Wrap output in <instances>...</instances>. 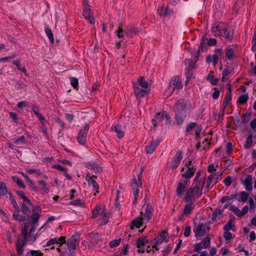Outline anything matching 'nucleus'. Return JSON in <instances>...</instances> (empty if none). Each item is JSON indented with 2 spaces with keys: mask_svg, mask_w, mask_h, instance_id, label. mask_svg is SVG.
Masks as SVG:
<instances>
[{
  "mask_svg": "<svg viewBox=\"0 0 256 256\" xmlns=\"http://www.w3.org/2000/svg\"><path fill=\"white\" fill-rule=\"evenodd\" d=\"M223 228L225 231H229L230 230L234 231L236 227L235 226L232 224V222L230 220L224 225Z\"/></svg>",
  "mask_w": 256,
  "mask_h": 256,
  "instance_id": "nucleus-41",
  "label": "nucleus"
},
{
  "mask_svg": "<svg viewBox=\"0 0 256 256\" xmlns=\"http://www.w3.org/2000/svg\"><path fill=\"white\" fill-rule=\"evenodd\" d=\"M25 142V137L24 136H20V138L14 140V144H20L22 143Z\"/></svg>",
  "mask_w": 256,
  "mask_h": 256,
  "instance_id": "nucleus-61",
  "label": "nucleus"
},
{
  "mask_svg": "<svg viewBox=\"0 0 256 256\" xmlns=\"http://www.w3.org/2000/svg\"><path fill=\"white\" fill-rule=\"evenodd\" d=\"M86 167L93 171L96 174L100 173L102 172V168L94 162H88L86 164Z\"/></svg>",
  "mask_w": 256,
  "mask_h": 256,
  "instance_id": "nucleus-21",
  "label": "nucleus"
},
{
  "mask_svg": "<svg viewBox=\"0 0 256 256\" xmlns=\"http://www.w3.org/2000/svg\"><path fill=\"white\" fill-rule=\"evenodd\" d=\"M133 86L134 89V93L137 98H140L144 96L148 92L147 90H146L142 87H140L137 85L133 84Z\"/></svg>",
  "mask_w": 256,
  "mask_h": 256,
  "instance_id": "nucleus-17",
  "label": "nucleus"
},
{
  "mask_svg": "<svg viewBox=\"0 0 256 256\" xmlns=\"http://www.w3.org/2000/svg\"><path fill=\"white\" fill-rule=\"evenodd\" d=\"M250 119V115L246 114L242 118V124L247 123Z\"/></svg>",
  "mask_w": 256,
  "mask_h": 256,
  "instance_id": "nucleus-64",
  "label": "nucleus"
},
{
  "mask_svg": "<svg viewBox=\"0 0 256 256\" xmlns=\"http://www.w3.org/2000/svg\"><path fill=\"white\" fill-rule=\"evenodd\" d=\"M200 172H197L196 176L194 180V182H193V184H192L193 185H195L196 184H198V182H204V180H203L202 181H201L200 180Z\"/></svg>",
  "mask_w": 256,
  "mask_h": 256,
  "instance_id": "nucleus-59",
  "label": "nucleus"
},
{
  "mask_svg": "<svg viewBox=\"0 0 256 256\" xmlns=\"http://www.w3.org/2000/svg\"><path fill=\"white\" fill-rule=\"evenodd\" d=\"M120 242H121L120 238L117 239V240H112L110 242V246L112 248L116 247L120 244Z\"/></svg>",
  "mask_w": 256,
  "mask_h": 256,
  "instance_id": "nucleus-54",
  "label": "nucleus"
},
{
  "mask_svg": "<svg viewBox=\"0 0 256 256\" xmlns=\"http://www.w3.org/2000/svg\"><path fill=\"white\" fill-rule=\"evenodd\" d=\"M224 183L226 186H229L232 184V177L230 176H228L224 180Z\"/></svg>",
  "mask_w": 256,
  "mask_h": 256,
  "instance_id": "nucleus-63",
  "label": "nucleus"
},
{
  "mask_svg": "<svg viewBox=\"0 0 256 256\" xmlns=\"http://www.w3.org/2000/svg\"><path fill=\"white\" fill-rule=\"evenodd\" d=\"M249 196V194L246 192H241L236 193V194H230L228 196V201H232L234 199H236L238 202H246Z\"/></svg>",
  "mask_w": 256,
  "mask_h": 256,
  "instance_id": "nucleus-10",
  "label": "nucleus"
},
{
  "mask_svg": "<svg viewBox=\"0 0 256 256\" xmlns=\"http://www.w3.org/2000/svg\"><path fill=\"white\" fill-rule=\"evenodd\" d=\"M8 193V189L5 182H0V198L5 196Z\"/></svg>",
  "mask_w": 256,
  "mask_h": 256,
  "instance_id": "nucleus-38",
  "label": "nucleus"
},
{
  "mask_svg": "<svg viewBox=\"0 0 256 256\" xmlns=\"http://www.w3.org/2000/svg\"><path fill=\"white\" fill-rule=\"evenodd\" d=\"M148 242V240L146 237H142L139 238L136 242V245L138 248H143V246Z\"/></svg>",
  "mask_w": 256,
  "mask_h": 256,
  "instance_id": "nucleus-35",
  "label": "nucleus"
},
{
  "mask_svg": "<svg viewBox=\"0 0 256 256\" xmlns=\"http://www.w3.org/2000/svg\"><path fill=\"white\" fill-rule=\"evenodd\" d=\"M226 58L228 60H232L234 57V50L232 46H228L225 49Z\"/></svg>",
  "mask_w": 256,
  "mask_h": 256,
  "instance_id": "nucleus-27",
  "label": "nucleus"
},
{
  "mask_svg": "<svg viewBox=\"0 0 256 256\" xmlns=\"http://www.w3.org/2000/svg\"><path fill=\"white\" fill-rule=\"evenodd\" d=\"M89 130V126L86 124L82 129L78 132L77 136L78 142L82 145H84L86 142L87 134Z\"/></svg>",
  "mask_w": 256,
  "mask_h": 256,
  "instance_id": "nucleus-9",
  "label": "nucleus"
},
{
  "mask_svg": "<svg viewBox=\"0 0 256 256\" xmlns=\"http://www.w3.org/2000/svg\"><path fill=\"white\" fill-rule=\"evenodd\" d=\"M142 172V170L138 174L137 178H132L130 184L134 196V200L132 203L134 205L138 204V198L139 193L140 190H142V182L141 180Z\"/></svg>",
  "mask_w": 256,
  "mask_h": 256,
  "instance_id": "nucleus-4",
  "label": "nucleus"
},
{
  "mask_svg": "<svg viewBox=\"0 0 256 256\" xmlns=\"http://www.w3.org/2000/svg\"><path fill=\"white\" fill-rule=\"evenodd\" d=\"M213 74L214 72L211 71L208 75L206 79V80L210 81V84L212 86H216L218 84V80L217 78H214V77Z\"/></svg>",
  "mask_w": 256,
  "mask_h": 256,
  "instance_id": "nucleus-34",
  "label": "nucleus"
},
{
  "mask_svg": "<svg viewBox=\"0 0 256 256\" xmlns=\"http://www.w3.org/2000/svg\"><path fill=\"white\" fill-rule=\"evenodd\" d=\"M12 64H14L16 65L18 70H21L22 72L24 73L26 72V68H22L21 66V64H20V60H14L12 62Z\"/></svg>",
  "mask_w": 256,
  "mask_h": 256,
  "instance_id": "nucleus-53",
  "label": "nucleus"
},
{
  "mask_svg": "<svg viewBox=\"0 0 256 256\" xmlns=\"http://www.w3.org/2000/svg\"><path fill=\"white\" fill-rule=\"evenodd\" d=\"M16 54H12V55L6 57H4L0 58V62H6V61H8L10 59L14 58H16Z\"/></svg>",
  "mask_w": 256,
  "mask_h": 256,
  "instance_id": "nucleus-57",
  "label": "nucleus"
},
{
  "mask_svg": "<svg viewBox=\"0 0 256 256\" xmlns=\"http://www.w3.org/2000/svg\"><path fill=\"white\" fill-rule=\"evenodd\" d=\"M210 243V238L207 236L201 242L194 246V250L199 252L202 248H206L209 247Z\"/></svg>",
  "mask_w": 256,
  "mask_h": 256,
  "instance_id": "nucleus-12",
  "label": "nucleus"
},
{
  "mask_svg": "<svg viewBox=\"0 0 256 256\" xmlns=\"http://www.w3.org/2000/svg\"><path fill=\"white\" fill-rule=\"evenodd\" d=\"M43 254L40 250H31L28 252L26 256H42Z\"/></svg>",
  "mask_w": 256,
  "mask_h": 256,
  "instance_id": "nucleus-45",
  "label": "nucleus"
},
{
  "mask_svg": "<svg viewBox=\"0 0 256 256\" xmlns=\"http://www.w3.org/2000/svg\"><path fill=\"white\" fill-rule=\"evenodd\" d=\"M188 203L185 205L183 210V214L187 215L192 212V210L194 208L195 204L193 202H186Z\"/></svg>",
  "mask_w": 256,
  "mask_h": 256,
  "instance_id": "nucleus-29",
  "label": "nucleus"
},
{
  "mask_svg": "<svg viewBox=\"0 0 256 256\" xmlns=\"http://www.w3.org/2000/svg\"><path fill=\"white\" fill-rule=\"evenodd\" d=\"M253 134L251 132H250L249 134L246 138V143L244 146L245 148L249 149L252 146L253 142Z\"/></svg>",
  "mask_w": 256,
  "mask_h": 256,
  "instance_id": "nucleus-30",
  "label": "nucleus"
},
{
  "mask_svg": "<svg viewBox=\"0 0 256 256\" xmlns=\"http://www.w3.org/2000/svg\"><path fill=\"white\" fill-rule=\"evenodd\" d=\"M248 99V94H242L240 96L238 100V102L240 104H242L246 102Z\"/></svg>",
  "mask_w": 256,
  "mask_h": 256,
  "instance_id": "nucleus-44",
  "label": "nucleus"
},
{
  "mask_svg": "<svg viewBox=\"0 0 256 256\" xmlns=\"http://www.w3.org/2000/svg\"><path fill=\"white\" fill-rule=\"evenodd\" d=\"M210 230V228L203 223H199L194 229L196 238L204 236Z\"/></svg>",
  "mask_w": 256,
  "mask_h": 256,
  "instance_id": "nucleus-7",
  "label": "nucleus"
},
{
  "mask_svg": "<svg viewBox=\"0 0 256 256\" xmlns=\"http://www.w3.org/2000/svg\"><path fill=\"white\" fill-rule=\"evenodd\" d=\"M143 218L142 217H138L132 220L131 224V228L134 229V227L136 228H140L142 225V220Z\"/></svg>",
  "mask_w": 256,
  "mask_h": 256,
  "instance_id": "nucleus-32",
  "label": "nucleus"
},
{
  "mask_svg": "<svg viewBox=\"0 0 256 256\" xmlns=\"http://www.w3.org/2000/svg\"><path fill=\"white\" fill-rule=\"evenodd\" d=\"M38 183L41 186V189L46 194L49 192V188L47 187L46 182L42 180H39Z\"/></svg>",
  "mask_w": 256,
  "mask_h": 256,
  "instance_id": "nucleus-50",
  "label": "nucleus"
},
{
  "mask_svg": "<svg viewBox=\"0 0 256 256\" xmlns=\"http://www.w3.org/2000/svg\"><path fill=\"white\" fill-rule=\"evenodd\" d=\"M174 90V88H172V86L170 85L168 87L166 88L164 93L165 98H168L173 93Z\"/></svg>",
  "mask_w": 256,
  "mask_h": 256,
  "instance_id": "nucleus-46",
  "label": "nucleus"
},
{
  "mask_svg": "<svg viewBox=\"0 0 256 256\" xmlns=\"http://www.w3.org/2000/svg\"><path fill=\"white\" fill-rule=\"evenodd\" d=\"M138 28L132 27V26L128 28V34L132 36V35L136 34L138 33Z\"/></svg>",
  "mask_w": 256,
  "mask_h": 256,
  "instance_id": "nucleus-47",
  "label": "nucleus"
},
{
  "mask_svg": "<svg viewBox=\"0 0 256 256\" xmlns=\"http://www.w3.org/2000/svg\"><path fill=\"white\" fill-rule=\"evenodd\" d=\"M152 212L153 208L152 205L150 203L148 204L144 215V219L146 220V221H148L151 218Z\"/></svg>",
  "mask_w": 256,
  "mask_h": 256,
  "instance_id": "nucleus-28",
  "label": "nucleus"
},
{
  "mask_svg": "<svg viewBox=\"0 0 256 256\" xmlns=\"http://www.w3.org/2000/svg\"><path fill=\"white\" fill-rule=\"evenodd\" d=\"M183 156L182 152H176L174 156L172 158L170 161L168 163V168L172 170L177 168Z\"/></svg>",
  "mask_w": 256,
  "mask_h": 256,
  "instance_id": "nucleus-6",
  "label": "nucleus"
},
{
  "mask_svg": "<svg viewBox=\"0 0 256 256\" xmlns=\"http://www.w3.org/2000/svg\"><path fill=\"white\" fill-rule=\"evenodd\" d=\"M112 130L116 134L119 138H122L124 136V132L120 124L113 125L112 126Z\"/></svg>",
  "mask_w": 256,
  "mask_h": 256,
  "instance_id": "nucleus-23",
  "label": "nucleus"
},
{
  "mask_svg": "<svg viewBox=\"0 0 256 256\" xmlns=\"http://www.w3.org/2000/svg\"><path fill=\"white\" fill-rule=\"evenodd\" d=\"M168 235V234L166 232L164 231L162 232L158 236L151 241L150 245L152 248L154 249V250H158V249L156 246L162 244L167 237Z\"/></svg>",
  "mask_w": 256,
  "mask_h": 256,
  "instance_id": "nucleus-8",
  "label": "nucleus"
},
{
  "mask_svg": "<svg viewBox=\"0 0 256 256\" xmlns=\"http://www.w3.org/2000/svg\"><path fill=\"white\" fill-rule=\"evenodd\" d=\"M28 226L26 224H24V227L22 230L21 234L26 240L28 239Z\"/></svg>",
  "mask_w": 256,
  "mask_h": 256,
  "instance_id": "nucleus-56",
  "label": "nucleus"
},
{
  "mask_svg": "<svg viewBox=\"0 0 256 256\" xmlns=\"http://www.w3.org/2000/svg\"><path fill=\"white\" fill-rule=\"evenodd\" d=\"M45 32L50 42H54V38L51 29L48 28H46L45 29Z\"/></svg>",
  "mask_w": 256,
  "mask_h": 256,
  "instance_id": "nucleus-49",
  "label": "nucleus"
},
{
  "mask_svg": "<svg viewBox=\"0 0 256 256\" xmlns=\"http://www.w3.org/2000/svg\"><path fill=\"white\" fill-rule=\"evenodd\" d=\"M224 212L223 210H216L214 214H213V216L212 218V220H216V218L218 219H220L222 218V213Z\"/></svg>",
  "mask_w": 256,
  "mask_h": 256,
  "instance_id": "nucleus-48",
  "label": "nucleus"
},
{
  "mask_svg": "<svg viewBox=\"0 0 256 256\" xmlns=\"http://www.w3.org/2000/svg\"><path fill=\"white\" fill-rule=\"evenodd\" d=\"M232 100V90L231 88L230 87L228 89V92H226L224 100V107L225 108L228 106Z\"/></svg>",
  "mask_w": 256,
  "mask_h": 256,
  "instance_id": "nucleus-33",
  "label": "nucleus"
},
{
  "mask_svg": "<svg viewBox=\"0 0 256 256\" xmlns=\"http://www.w3.org/2000/svg\"><path fill=\"white\" fill-rule=\"evenodd\" d=\"M196 62L190 60H186L184 61V64L186 66V69L193 70L196 68Z\"/></svg>",
  "mask_w": 256,
  "mask_h": 256,
  "instance_id": "nucleus-31",
  "label": "nucleus"
},
{
  "mask_svg": "<svg viewBox=\"0 0 256 256\" xmlns=\"http://www.w3.org/2000/svg\"><path fill=\"white\" fill-rule=\"evenodd\" d=\"M134 84L142 87L143 88L147 90L149 92L150 90V83L146 82L144 77L140 78L136 82L134 83Z\"/></svg>",
  "mask_w": 256,
  "mask_h": 256,
  "instance_id": "nucleus-20",
  "label": "nucleus"
},
{
  "mask_svg": "<svg viewBox=\"0 0 256 256\" xmlns=\"http://www.w3.org/2000/svg\"><path fill=\"white\" fill-rule=\"evenodd\" d=\"M249 208L248 206H244L242 210H240L237 206L234 205L230 204L229 210L238 217H242L244 216L248 210Z\"/></svg>",
  "mask_w": 256,
  "mask_h": 256,
  "instance_id": "nucleus-13",
  "label": "nucleus"
},
{
  "mask_svg": "<svg viewBox=\"0 0 256 256\" xmlns=\"http://www.w3.org/2000/svg\"><path fill=\"white\" fill-rule=\"evenodd\" d=\"M216 54L212 55H208L206 58V62L210 64L212 63L213 65L216 66L218 60V56L221 55L222 50L220 48H217L215 50Z\"/></svg>",
  "mask_w": 256,
  "mask_h": 256,
  "instance_id": "nucleus-14",
  "label": "nucleus"
},
{
  "mask_svg": "<svg viewBox=\"0 0 256 256\" xmlns=\"http://www.w3.org/2000/svg\"><path fill=\"white\" fill-rule=\"evenodd\" d=\"M90 6L88 4H87V5H84V8L83 10V15L84 18L92 15V10Z\"/></svg>",
  "mask_w": 256,
  "mask_h": 256,
  "instance_id": "nucleus-42",
  "label": "nucleus"
},
{
  "mask_svg": "<svg viewBox=\"0 0 256 256\" xmlns=\"http://www.w3.org/2000/svg\"><path fill=\"white\" fill-rule=\"evenodd\" d=\"M175 118L177 124L181 126L186 116V111L190 110L192 104L190 101L180 99L174 105Z\"/></svg>",
  "mask_w": 256,
  "mask_h": 256,
  "instance_id": "nucleus-1",
  "label": "nucleus"
},
{
  "mask_svg": "<svg viewBox=\"0 0 256 256\" xmlns=\"http://www.w3.org/2000/svg\"><path fill=\"white\" fill-rule=\"evenodd\" d=\"M196 168L194 166L188 168V170L183 174L182 177L184 178V180H188V182L190 183V179L194 176Z\"/></svg>",
  "mask_w": 256,
  "mask_h": 256,
  "instance_id": "nucleus-24",
  "label": "nucleus"
},
{
  "mask_svg": "<svg viewBox=\"0 0 256 256\" xmlns=\"http://www.w3.org/2000/svg\"><path fill=\"white\" fill-rule=\"evenodd\" d=\"M216 176V174H212L208 177L206 188L208 190H209L210 187H212L214 185H213L214 182V177Z\"/></svg>",
  "mask_w": 256,
  "mask_h": 256,
  "instance_id": "nucleus-36",
  "label": "nucleus"
},
{
  "mask_svg": "<svg viewBox=\"0 0 256 256\" xmlns=\"http://www.w3.org/2000/svg\"><path fill=\"white\" fill-rule=\"evenodd\" d=\"M158 14L161 16H170L173 14L172 10H170L168 6H159L157 10Z\"/></svg>",
  "mask_w": 256,
  "mask_h": 256,
  "instance_id": "nucleus-18",
  "label": "nucleus"
},
{
  "mask_svg": "<svg viewBox=\"0 0 256 256\" xmlns=\"http://www.w3.org/2000/svg\"><path fill=\"white\" fill-rule=\"evenodd\" d=\"M18 214L19 212H16V210L14 211L12 215L14 219L20 222L25 221V216L20 215Z\"/></svg>",
  "mask_w": 256,
  "mask_h": 256,
  "instance_id": "nucleus-40",
  "label": "nucleus"
},
{
  "mask_svg": "<svg viewBox=\"0 0 256 256\" xmlns=\"http://www.w3.org/2000/svg\"><path fill=\"white\" fill-rule=\"evenodd\" d=\"M92 218H98L102 224H106L108 222L109 214L106 212L105 206L102 204L96 206L92 210Z\"/></svg>",
  "mask_w": 256,
  "mask_h": 256,
  "instance_id": "nucleus-3",
  "label": "nucleus"
},
{
  "mask_svg": "<svg viewBox=\"0 0 256 256\" xmlns=\"http://www.w3.org/2000/svg\"><path fill=\"white\" fill-rule=\"evenodd\" d=\"M58 243V239L56 238H50L46 243V246H49L56 244Z\"/></svg>",
  "mask_w": 256,
  "mask_h": 256,
  "instance_id": "nucleus-55",
  "label": "nucleus"
},
{
  "mask_svg": "<svg viewBox=\"0 0 256 256\" xmlns=\"http://www.w3.org/2000/svg\"><path fill=\"white\" fill-rule=\"evenodd\" d=\"M86 180L88 182L90 186H92L93 189L96 191V193L94 194V196L96 195L97 193H98L99 186L96 180L92 179V176H90V174H86Z\"/></svg>",
  "mask_w": 256,
  "mask_h": 256,
  "instance_id": "nucleus-22",
  "label": "nucleus"
},
{
  "mask_svg": "<svg viewBox=\"0 0 256 256\" xmlns=\"http://www.w3.org/2000/svg\"><path fill=\"white\" fill-rule=\"evenodd\" d=\"M220 34L221 36L225 38L228 40H230L232 37V34L228 31V28L226 26L223 28L220 27Z\"/></svg>",
  "mask_w": 256,
  "mask_h": 256,
  "instance_id": "nucleus-25",
  "label": "nucleus"
},
{
  "mask_svg": "<svg viewBox=\"0 0 256 256\" xmlns=\"http://www.w3.org/2000/svg\"><path fill=\"white\" fill-rule=\"evenodd\" d=\"M12 179L20 188H26L24 182L19 178L14 176L12 177Z\"/></svg>",
  "mask_w": 256,
  "mask_h": 256,
  "instance_id": "nucleus-39",
  "label": "nucleus"
},
{
  "mask_svg": "<svg viewBox=\"0 0 256 256\" xmlns=\"http://www.w3.org/2000/svg\"><path fill=\"white\" fill-rule=\"evenodd\" d=\"M70 204L73 206H82L83 202L80 199H78L70 202Z\"/></svg>",
  "mask_w": 256,
  "mask_h": 256,
  "instance_id": "nucleus-62",
  "label": "nucleus"
},
{
  "mask_svg": "<svg viewBox=\"0 0 256 256\" xmlns=\"http://www.w3.org/2000/svg\"><path fill=\"white\" fill-rule=\"evenodd\" d=\"M70 84L74 88H77L78 87V80L75 78H70Z\"/></svg>",
  "mask_w": 256,
  "mask_h": 256,
  "instance_id": "nucleus-60",
  "label": "nucleus"
},
{
  "mask_svg": "<svg viewBox=\"0 0 256 256\" xmlns=\"http://www.w3.org/2000/svg\"><path fill=\"white\" fill-rule=\"evenodd\" d=\"M80 236L79 234H75L72 236L67 240L66 245L68 249L74 250L76 248V244L79 242Z\"/></svg>",
  "mask_w": 256,
  "mask_h": 256,
  "instance_id": "nucleus-11",
  "label": "nucleus"
},
{
  "mask_svg": "<svg viewBox=\"0 0 256 256\" xmlns=\"http://www.w3.org/2000/svg\"><path fill=\"white\" fill-rule=\"evenodd\" d=\"M160 142L158 140H152L145 148V151L147 154H152L156 150V147Z\"/></svg>",
  "mask_w": 256,
  "mask_h": 256,
  "instance_id": "nucleus-16",
  "label": "nucleus"
},
{
  "mask_svg": "<svg viewBox=\"0 0 256 256\" xmlns=\"http://www.w3.org/2000/svg\"><path fill=\"white\" fill-rule=\"evenodd\" d=\"M170 118V115L164 111L156 114L154 118L152 120V124L154 126H156L159 124L162 125L164 123L166 124Z\"/></svg>",
  "mask_w": 256,
  "mask_h": 256,
  "instance_id": "nucleus-5",
  "label": "nucleus"
},
{
  "mask_svg": "<svg viewBox=\"0 0 256 256\" xmlns=\"http://www.w3.org/2000/svg\"><path fill=\"white\" fill-rule=\"evenodd\" d=\"M10 196V202L12 204V205L13 207L14 208V210H16V212H20V209L18 206V204L16 200H15L14 197L10 193L9 194Z\"/></svg>",
  "mask_w": 256,
  "mask_h": 256,
  "instance_id": "nucleus-37",
  "label": "nucleus"
},
{
  "mask_svg": "<svg viewBox=\"0 0 256 256\" xmlns=\"http://www.w3.org/2000/svg\"><path fill=\"white\" fill-rule=\"evenodd\" d=\"M22 211L24 214H27L30 212V210L24 202L21 204Z\"/></svg>",
  "mask_w": 256,
  "mask_h": 256,
  "instance_id": "nucleus-58",
  "label": "nucleus"
},
{
  "mask_svg": "<svg viewBox=\"0 0 256 256\" xmlns=\"http://www.w3.org/2000/svg\"><path fill=\"white\" fill-rule=\"evenodd\" d=\"M170 85L172 86L174 89L176 88L178 90L182 88V84L179 82V77L178 76H174L172 78Z\"/></svg>",
  "mask_w": 256,
  "mask_h": 256,
  "instance_id": "nucleus-26",
  "label": "nucleus"
},
{
  "mask_svg": "<svg viewBox=\"0 0 256 256\" xmlns=\"http://www.w3.org/2000/svg\"><path fill=\"white\" fill-rule=\"evenodd\" d=\"M252 175H248L244 179H241L242 184L244 186L246 190L250 192L252 189Z\"/></svg>",
  "mask_w": 256,
  "mask_h": 256,
  "instance_id": "nucleus-19",
  "label": "nucleus"
},
{
  "mask_svg": "<svg viewBox=\"0 0 256 256\" xmlns=\"http://www.w3.org/2000/svg\"><path fill=\"white\" fill-rule=\"evenodd\" d=\"M204 184V182H198L194 186H191L188 188L184 195V201L185 202H194L196 200L200 198L202 195Z\"/></svg>",
  "mask_w": 256,
  "mask_h": 256,
  "instance_id": "nucleus-2",
  "label": "nucleus"
},
{
  "mask_svg": "<svg viewBox=\"0 0 256 256\" xmlns=\"http://www.w3.org/2000/svg\"><path fill=\"white\" fill-rule=\"evenodd\" d=\"M32 223L33 224H35L38 220L40 218V214L38 212H34L31 216Z\"/></svg>",
  "mask_w": 256,
  "mask_h": 256,
  "instance_id": "nucleus-51",
  "label": "nucleus"
},
{
  "mask_svg": "<svg viewBox=\"0 0 256 256\" xmlns=\"http://www.w3.org/2000/svg\"><path fill=\"white\" fill-rule=\"evenodd\" d=\"M197 126V123L195 122H190L186 127V133L188 134L196 126Z\"/></svg>",
  "mask_w": 256,
  "mask_h": 256,
  "instance_id": "nucleus-43",
  "label": "nucleus"
},
{
  "mask_svg": "<svg viewBox=\"0 0 256 256\" xmlns=\"http://www.w3.org/2000/svg\"><path fill=\"white\" fill-rule=\"evenodd\" d=\"M185 74L186 77V79L185 81V83L186 84H187L192 76V70L186 69L185 70Z\"/></svg>",
  "mask_w": 256,
  "mask_h": 256,
  "instance_id": "nucleus-52",
  "label": "nucleus"
},
{
  "mask_svg": "<svg viewBox=\"0 0 256 256\" xmlns=\"http://www.w3.org/2000/svg\"><path fill=\"white\" fill-rule=\"evenodd\" d=\"M188 184V180H183L178 182L176 190V194L178 196H182L184 195Z\"/></svg>",
  "mask_w": 256,
  "mask_h": 256,
  "instance_id": "nucleus-15",
  "label": "nucleus"
}]
</instances>
